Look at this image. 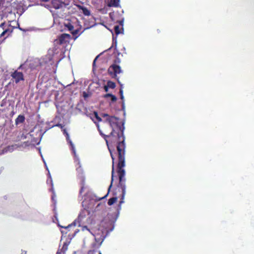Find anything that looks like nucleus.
<instances>
[{
  "label": "nucleus",
  "mask_w": 254,
  "mask_h": 254,
  "mask_svg": "<svg viewBox=\"0 0 254 254\" xmlns=\"http://www.w3.org/2000/svg\"><path fill=\"white\" fill-rule=\"evenodd\" d=\"M94 117H92V121L96 124L97 129L100 134L105 140L108 150L112 159V170L111 183L108 188L109 192L113 186L114 179L117 177L115 176V162L118 155L116 154L118 152V147L119 144L123 143L124 145V155L126 154V144L125 142V137L124 135L125 127L124 123L120 122V119L113 116H110L107 114H102L101 117L104 119L103 121V127H106V124L109 125L110 129H104L102 130L100 128L99 122L102 121V119L99 117L97 112H94ZM108 193L104 196L100 198L98 200L103 199L107 197Z\"/></svg>",
  "instance_id": "1"
},
{
  "label": "nucleus",
  "mask_w": 254,
  "mask_h": 254,
  "mask_svg": "<svg viewBox=\"0 0 254 254\" xmlns=\"http://www.w3.org/2000/svg\"><path fill=\"white\" fill-rule=\"evenodd\" d=\"M118 150V152L116 153L118 155V157H117L118 159L117 173L119 182L113 191L114 196L108 201L109 205L114 204L120 198L119 206H121L124 203L126 193L125 170L124 169L125 166V155H124V145L123 143L119 145Z\"/></svg>",
  "instance_id": "2"
},
{
  "label": "nucleus",
  "mask_w": 254,
  "mask_h": 254,
  "mask_svg": "<svg viewBox=\"0 0 254 254\" xmlns=\"http://www.w3.org/2000/svg\"><path fill=\"white\" fill-rule=\"evenodd\" d=\"M120 62L121 61L119 59H117L115 61L114 64L111 65L108 68V73L112 77L116 78L117 74L122 72L121 66L117 64H119Z\"/></svg>",
  "instance_id": "3"
},
{
  "label": "nucleus",
  "mask_w": 254,
  "mask_h": 254,
  "mask_svg": "<svg viewBox=\"0 0 254 254\" xmlns=\"http://www.w3.org/2000/svg\"><path fill=\"white\" fill-rule=\"evenodd\" d=\"M12 78L14 79L16 83H18L20 81L24 80L23 74L21 72L15 70L11 75Z\"/></svg>",
  "instance_id": "4"
},
{
  "label": "nucleus",
  "mask_w": 254,
  "mask_h": 254,
  "mask_svg": "<svg viewBox=\"0 0 254 254\" xmlns=\"http://www.w3.org/2000/svg\"><path fill=\"white\" fill-rule=\"evenodd\" d=\"M64 27L67 28L68 30L72 34V35L77 37V34L78 32V29H74V26L69 22L67 23H64Z\"/></svg>",
  "instance_id": "5"
},
{
  "label": "nucleus",
  "mask_w": 254,
  "mask_h": 254,
  "mask_svg": "<svg viewBox=\"0 0 254 254\" xmlns=\"http://www.w3.org/2000/svg\"><path fill=\"white\" fill-rule=\"evenodd\" d=\"M15 145H8L6 147L3 148L0 152V155H2L4 154L7 153V152H12L14 149Z\"/></svg>",
  "instance_id": "6"
},
{
  "label": "nucleus",
  "mask_w": 254,
  "mask_h": 254,
  "mask_svg": "<svg viewBox=\"0 0 254 254\" xmlns=\"http://www.w3.org/2000/svg\"><path fill=\"white\" fill-rule=\"evenodd\" d=\"M56 106L57 109L58 114L61 115V117H63V112L64 111L63 105L62 102H59L56 101Z\"/></svg>",
  "instance_id": "7"
},
{
  "label": "nucleus",
  "mask_w": 254,
  "mask_h": 254,
  "mask_svg": "<svg viewBox=\"0 0 254 254\" xmlns=\"http://www.w3.org/2000/svg\"><path fill=\"white\" fill-rule=\"evenodd\" d=\"M64 2L59 0H52V4L54 8L59 9L62 7Z\"/></svg>",
  "instance_id": "8"
},
{
  "label": "nucleus",
  "mask_w": 254,
  "mask_h": 254,
  "mask_svg": "<svg viewBox=\"0 0 254 254\" xmlns=\"http://www.w3.org/2000/svg\"><path fill=\"white\" fill-rule=\"evenodd\" d=\"M77 6L79 9H81L82 11L83 14L85 16H89L90 15L91 13L90 11L88 10L87 8L86 7H84L83 6L80 5H77Z\"/></svg>",
  "instance_id": "9"
},
{
  "label": "nucleus",
  "mask_w": 254,
  "mask_h": 254,
  "mask_svg": "<svg viewBox=\"0 0 254 254\" xmlns=\"http://www.w3.org/2000/svg\"><path fill=\"white\" fill-rule=\"evenodd\" d=\"M64 134H65L66 139L71 146V149L73 151L74 153H75V148L73 143H72V141L70 140L69 135L68 133H67L65 131V130L64 129Z\"/></svg>",
  "instance_id": "10"
},
{
  "label": "nucleus",
  "mask_w": 254,
  "mask_h": 254,
  "mask_svg": "<svg viewBox=\"0 0 254 254\" xmlns=\"http://www.w3.org/2000/svg\"><path fill=\"white\" fill-rule=\"evenodd\" d=\"M60 119H61V117H60V115L59 116H57L55 118V119L54 120V122L55 123H56V124L53 125H52V127H54L55 126L60 127H61V128L62 129V130H64V129H63V126L62 125V124L59 123V120H60Z\"/></svg>",
  "instance_id": "11"
},
{
  "label": "nucleus",
  "mask_w": 254,
  "mask_h": 254,
  "mask_svg": "<svg viewBox=\"0 0 254 254\" xmlns=\"http://www.w3.org/2000/svg\"><path fill=\"white\" fill-rule=\"evenodd\" d=\"M64 43V34H61L58 39H56L54 41V45L57 46L58 45H62Z\"/></svg>",
  "instance_id": "12"
},
{
  "label": "nucleus",
  "mask_w": 254,
  "mask_h": 254,
  "mask_svg": "<svg viewBox=\"0 0 254 254\" xmlns=\"http://www.w3.org/2000/svg\"><path fill=\"white\" fill-rule=\"evenodd\" d=\"M120 4V0H110L108 5L110 7H118Z\"/></svg>",
  "instance_id": "13"
},
{
  "label": "nucleus",
  "mask_w": 254,
  "mask_h": 254,
  "mask_svg": "<svg viewBox=\"0 0 254 254\" xmlns=\"http://www.w3.org/2000/svg\"><path fill=\"white\" fill-rule=\"evenodd\" d=\"M120 24H121V26L120 25H115L114 27L115 32L116 34L118 35V34H120V33H122V30H123V24L122 22H120Z\"/></svg>",
  "instance_id": "14"
},
{
  "label": "nucleus",
  "mask_w": 254,
  "mask_h": 254,
  "mask_svg": "<svg viewBox=\"0 0 254 254\" xmlns=\"http://www.w3.org/2000/svg\"><path fill=\"white\" fill-rule=\"evenodd\" d=\"M25 121V117L23 115H19L15 120V124L23 123Z\"/></svg>",
  "instance_id": "15"
},
{
  "label": "nucleus",
  "mask_w": 254,
  "mask_h": 254,
  "mask_svg": "<svg viewBox=\"0 0 254 254\" xmlns=\"http://www.w3.org/2000/svg\"><path fill=\"white\" fill-rule=\"evenodd\" d=\"M109 97H111L112 102H115L117 100V97L115 95H113L111 93H107L104 95V97L106 98Z\"/></svg>",
  "instance_id": "16"
},
{
  "label": "nucleus",
  "mask_w": 254,
  "mask_h": 254,
  "mask_svg": "<svg viewBox=\"0 0 254 254\" xmlns=\"http://www.w3.org/2000/svg\"><path fill=\"white\" fill-rule=\"evenodd\" d=\"M107 85L108 86L109 88L115 89L116 88V83L114 82L111 81V80H108L107 83Z\"/></svg>",
  "instance_id": "17"
},
{
  "label": "nucleus",
  "mask_w": 254,
  "mask_h": 254,
  "mask_svg": "<svg viewBox=\"0 0 254 254\" xmlns=\"http://www.w3.org/2000/svg\"><path fill=\"white\" fill-rule=\"evenodd\" d=\"M12 32V29L9 30V29H6L3 30V31L0 34V36L3 37L5 34H7L8 35H10Z\"/></svg>",
  "instance_id": "18"
},
{
  "label": "nucleus",
  "mask_w": 254,
  "mask_h": 254,
  "mask_svg": "<svg viewBox=\"0 0 254 254\" xmlns=\"http://www.w3.org/2000/svg\"><path fill=\"white\" fill-rule=\"evenodd\" d=\"M120 98L122 100V107H123V108H124V100L123 94H122V95H120Z\"/></svg>",
  "instance_id": "19"
},
{
  "label": "nucleus",
  "mask_w": 254,
  "mask_h": 254,
  "mask_svg": "<svg viewBox=\"0 0 254 254\" xmlns=\"http://www.w3.org/2000/svg\"><path fill=\"white\" fill-rule=\"evenodd\" d=\"M57 26L59 27V28L57 27V29H58L60 31L62 32L64 30L62 28V26H61L60 24Z\"/></svg>",
  "instance_id": "20"
},
{
  "label": "nucleus",
  "mask_w": 254,
  "mask_h": 254,
  "mask_svg": "<svg viewBox=\"0 0 254 254\" xmlns=\"http://www.w3.org/2000/svg\"><path fill=\"white\" fill-rule=\"evenodd\" d=\"M85 230H87L89 231H90V230L87 228V227L86 226H84L82 227V231H84Z\"/></svg>",
  "instance_id": "21"
},
{
  "label": "nucleus",
  "mask_w": 254,
  "mask_h": 254,
  "mask_svg": "<svg viewBox=\"0 0 254 254\" xmlns=\"http://www.w3.org/2000/svg\"><path fill=\"white\" fill-rule=\"evenodd\" d=\"M84 187L83 186V185H82L80 189V190H79V193L80 194H81L82 193V192L84 190Z\"/></svg>",
  "instance_id": "22"
},
{
  "label": "nucleus",
  "mask_w": 254,
  "mask_h": 254,
  "mask_svg": "<svg viewBox=\"0 0 254 254\" xmlns=\"http://www.w3.org/2000/svg\"><path fill=\"white\" fill-rule=\"evenodd\" d=\"M104 90L106 91V92H108V86L106 85L105 86H104Z\"/></svg>",
  "instance_id": "23"
},
{
  "label": "nucleus",
  "mask_w": 254,
  "mask_h": 254,
  "mask_svg": "<svg viewBox=\"0 0 254 254\" xmlns=\"http://www.w3.org/2000/svg\"><path fill=\"white\" fill-rule=\"evenodd\" d=\"M70 37V35L69 34H65L64 33V39L67 38H69Z\"/></svg>",
  "instance_id": "24"
},
{
  "label": "nucleus",
  "mask_w": 254,
  "mask_h": 254,
  "mask_svg": "<svg viewBox=\"0 0 254 254\" xmlns=\"http://www.w3.org/2000/svg\"><path fill=\"white\" fill-rule=\"evenodd\" d=\"M119 94H120V95L123 94V91L122 88L119 90Z\"/></svg>",
  "instance_id": "25"
},
{
  "label": "nucleus",
  "mask_w": 254,
  "mask_h": 254,
  "mask_svg": "<svg viewBox=\"0 0 254 254\" xmlns=\"http://www.w3.org/2000/svg\"><path fill=\"white\" fill-rule=\"evenodd\" d=\"M5 25V23L3 22L0 25V27H2L3 29H4V25Z\"/></svg>",
  "instance_id": "26"
},
{
  "label": "nucleus",
  "mask_w": 254,
  "mask_h": 254,
  "mask_svg": "<svg viewBox=\"0 0 254 254\" xmlns=\"http://www.w3.org/2000/svg\"><path fill=\"white\" fill-rule=\"evenodd\" d=\"M61 233H62V237H61V240H62V238H63V233H64V231H63V230H61Z\"/></svg>",
  "instance_id": "27"
},
{
  "label": "nucleus",
  "mask_w": 254,
  "mask_h": 254,
  "mask_svg": "<svg viewBox=\"0 0 254 254\" xmlns=\"http://www.w3.org/2000/svg\"><path fill=\"white\" fill-rule=\"evenodd\" d=\"M97 58H98V57H97L96 58V59H95V60L94 61V62H93V65H94V64H95L96 61V60H97Z\"/></svg>",
  "instance_id": "28"
},
{
  "label": "nucleus",
  "mask_w": 254,
  "mask_h": 254,
  "mask_svg": "<svg viewBox=\"0 0 254 254\" xmlns=\"http://www.w3.org/2000/svg\"><path fill=\"white\" fill-rule=\"evenodd\" d=\"M43 1L47 2L49 1L50 0H42Z\"/></svg>",
  "instance_id": "29"
},
{
  "label": "nucleus",
  "mask_w": 254,
  "mask_h": 254,
  "mask_svg": "<svg viewBox=\"0 0 254 254\" xmlns=\"http://www.w3.org/2000/svg\"><path fill=\"white\" fill-rule=\"evenodd\" d=\"M59 226L60 227H61V228H64V227H63V226H61V225H59Z\"/></svg>",
  "instance_id": "30"
},
{
  "label": "nucleus",
  "mask_w": 254,
  "mask_h": 254,
  "mask_svg": "<svg viewBox=\"0 0 254 254\" xmlns=\"http://www.w3.org/2000/svg\"><path fill=\"white\" fill-rule=\"evenodd\" d=\"M64 249V246L62 248L61 250H62Z\"/></svg>",
  "instance_id": "31"
},
{
  "label": "nucleus",
  "mask_w": 254,
  "mask_h": 254,
  "mask_svg": "<svg viewBox=\"0 0 254 254\" xmlns=\"http://www.w3.org/2000/svg\"><path fill=\"white\" fill-rule=\"evenodd\" d=\"M99 254H102L101 253H99Z\"/></svg>",
  "instance_id": "32"
}]
</instances>
